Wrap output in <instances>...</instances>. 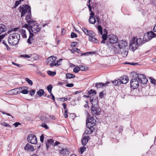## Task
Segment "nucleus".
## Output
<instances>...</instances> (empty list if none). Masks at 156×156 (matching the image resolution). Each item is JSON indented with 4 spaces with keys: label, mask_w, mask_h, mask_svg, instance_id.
<instances>
[{
    "label": "nucleus",
    "mask_w": 156,
    "mask_h": 156,
    "mask_svg": "<svg viewBox=\"0 0 156 156\" xmlns=\"http://www.w3.org/2000/svg\"><path fill=\"white\" fill-rule=\"evenodd\" d=\"M112 82L115 86H118L122 84L121 79H118L114 81H112Z\"/></svg>",
    "instance_id": "393cba45"
},
{
    "label": "nucleus",
    "mask_w": 156,
    "mask_h": 156,
    "mask_svg": "<svg viewBox=\"0 0 156 156\" xmlns=\"http://www.w3.org/2000/svg\"><path fill=\"white\" fill-rule=\"evenodd\" d=\"M25 80L27 82V83L30 86L33 85V83L31 80H30L27 77L25 78Z\"/></svg>",
    "instance_id": "72a5a7b5"
},
{
    "label": "nucleus",
    "mask_w": 156,
    "mask_h": 156,
    "mask_svg": "<svg viewBox=\"0 0 156 156\" xmlns=\"http://www.w3.org/2000/svg\"><path fill=\"white\" fill-rule=\"evenodd\" d=\"M110 83V82L109 81H108L105 83H103L101 82L98 83H97L95 84V86L97 89H98L99 88L103 86H107Z\"/></svg>",
    "instance_id": "a211bd4d"
},
{
    "label": "nucleus",
    "mask_w": 156,
    "mask_h": 156,
    "mask_svg": "<svg viewBox=\"0 0 156 156\" xmlns=\"http://www.w3.org/2000/svg\"><path fill=\"white\" fill-rule=\"evenodd\" d=\"M28 88L27 87H20V93L23 94H28V91L27 90Z\"/></svg>",
    "instance_id": "412c9836"
},
{
    "label": "nucleus",
    "mask_w": 156,
    "mask_h": 156,
    "mask_svg": "<svg viewBox=\"0 0 156 156\" xmlns=\"http://www.w3.org/2000/svg\"><path fill=\"white\" fill-rule=\"evenodd\" d=\"M68 116L67 110L66 109L64 112V117L65 118H67L68 117Z\"/></svg>",
    "instance_id": "052dcab7"
},
{
    "label": "nucleus",
    "mask_w": 156,
    "mask_h": 156,
    "mask_svg": "<svg viewBox=\"0 0 156 156\" xmlns=\"http://www.w3.org/2000/svg\"><path fill=\"white\" fill-rule=\"evenodd\" d=\"M82 30L86 35L89 36V37L95 36V33L91 30H89L87 28L83 27L82 28Z\"/></svg>",
    "instance_id": "f8f14e48"
},
{
    "label": "nucleus",
    "mask_w": 156,
    "mask_h": 156,
    "mask_svg": "<svg viewBox=\"0 0 156 156\" xmlns=\"http://www.w3.org/2000/svg\"><path fill=\"white\" fill-rule=\"evenodd\" d=\"M137 77L139 80V82L143 84H146L148 81L147 79L146 78L145 76L142 74H138Z\"/></svg>",
    "instance_id": "6e6552de"
},
{
    "label": "nucleus",
    "mask_w": 156,
    "mask_h": 156,
    "mask_svg": "<svg viewBox=\"0 0 156 156\" xmlns=\"http://www.w3.org/2000/svg\"><path fill=\"white\" fill-rule=\"evenodd\" d=\"M1 124L3 126H5V127H10V126L7 123L5 122H2L1 123Z\"/></svg>",
    "instance_id": "a18cd8bd"
},
{
    "label": "nucleus",
    "mask_w": 156,
    "mask_h": 156,
    "mask_svg": "<svg viewBox=\"0 0 156 156\" xmlns=\"http://www.w3.org/2000/svg\"><path fill=\"white\" fill-rule=\"evenodd\" d=\"M58 150L59 153H61L63 156H67L69 155V150L66 149L61 148L60 146H58Z\"/></svg>",
    "instance_id": "ddd939ff"
},
{
    "label": "nucleus",
    "mask_w": 156,
    "mask_h": 156,
    "mask_svg": "<svg viewBox=\"0 0 156 156\" xmlns=\"http://www.w3.org/2000/svg\"><path fill=\"white\" fill-rule=\"evenodd\" d=\"M19 11L21 12V17H22L26 14L25 20L27 23L28 26L30 27V30H31L32 33L36 34L39 32L41 28H39L38 26L37 25H34L32 26L35 21L31 18V8L30 6L27 4L20 6L19 7Z\"/></svg>",
    "instance_id": "f257e3e1"
},
{
    "label": "nucleus",
    "mask_w": 156,
    "mask_h": 156,
    "mask_svg": "<svg viewBox=\"0 0 156 156\" xmlns=\"http://www.w3.org/2000/svg\"><path fill=\"white\" fill-rule=\"evenodd\" d=\"M23 27L27 28V29L28 30L30 33V36L29 38L27 39V42L29 44H31L34 41V38H33L34 34L31 32V31L30 30V27L28 26V25L27 24H25Z\"/></svg>",
    "instance_id": "0eeeda50"
},
{
    "label": "nucleus",
    "mask_w": 156,
    "mask_h": 156,
    "mask_svg": "<svg viewBox=\"0 0 156 156\" xmlns=\"http://www.w3.org/2000/svg\"><path fill=\"white\" fill-rule=\"evenodd\" d=\"M139 82L136 78L132 79L130 82L131 87L133 89L137 88L139 85Z\"/></svg>",
    "instance_id": "9b49d317"
},
{
    "label": "nucleus",
    "mask_w": 156,
    "mask_h": 156,
    "mask_svg": "<svg viewBox=\"0 0 156 156\" xmlns=\"http://www.w3.org/2000/svg\"><path fill=\"white\" fill-rule=\"evenodd\" d=\"M66 79H70L75 77V76L73 74L67 73L66 75Z\"/></svg>",
    "instance_id": "c756f323"
},
{
    "label": "nucleus",
    "mask_w": 156,
    "mask_h": 156,
    "mask_svg": "<svg viewBox=\"0 0 156 156\" xmlns=\"http://www.w3.org/2000/svg\"><path fill=\"white\" fill-rule=\"evenodd\" d=\"M80 70L81 71H84L87 69V66H83L80 65L79 67Z\"/></svg>",
    "instance_id": "f704fd0d"
},
{
    "label": "nucleus",
    "mask_w": 156,
    "mask_h": 156,
    "mask_svg": "<svg viewBox=\"0 0 156 156\" xmlns=\"http://www.w3.org/2000/svg\"><path fill=\"white\" fill-rule=\"evenodd\" d=\"M59 99L62 100V101L64 102V101H67V98H60Z\"/></svg>",
    "instance_id": "69168bd1"
},
{
    "label": "nucleus",
    "mask_w": 156,
    "mask_h": 156,
    "mask_svg": "<svg viewBox=\"0 0 156 156\" xmlns=\"http://www.w3.org/2000/svg\"><path fill=\"white\" fill-rule=\"evenodd\" d=\"M74 84L73 83H69L66 84V86L68 87H73Z\"/></svg>",
    "instance_id": "bf43d9fd"
},
{
    "label": "nucleus",
    "mask_w": 156,
    "mask_h": 156,
    "mask_svg": "<svg viewBox=\"0 0 156 156\" xmlns=\"http://www.w3.org/2000/svg\"><path fill=\"white\" fill-rule=\"evenodd\" d=\"M80 70V69L79 67H76L74 68L73 70L74 72L77 73Z\"/></svg>",
    "instance_id": "a19ab883"
},
{
    "label": "nucleus",
    "mask_w": 156,
    "mask_h": 156,
    "mask_svg": "<svg viewBox=\"0 0 156 156\" xmlns=\"http://www.w3.org/2000/svg\"><path fill=\"white\" fill-rule=\"evenodd\" d=\"M96 122V119L93 117H89L88 119L86 120L87 123H90L93 125H95Z\"/></svg>",
    "instance_id": "dca6fc26"
},
{
    "label": "nucleus",
    "mask_w": 156,
    "mask_h": 156,
    "mask_svg": "<svg viewBox=\"0 0 156 156\" xmlns=\"http://www.w3.org/2000/svg\"><path fill=\"white\" fill-rule=\"evenodd\" d=\"M41 126L44 127L46 129H48L49 128V127L45 123H43L41 125Z\"/></svg>",
    "instance_id": "864d4df0"
},
{
    "label": "nucleus",
    "mask_w": 156,
    "mask_h": 156,
    "mask_svg": "<svg viewBox=\"0 0 156 156\" xmlns=\"http://www.w3.org/2000/svg\"><path fill=\"white\" fill-rule=\"evenodd\" d=\"M102 38L103 40H106L107 38H108L107 34H104L102 36Z\"/></svg>",
    "instance_id": "6e6d98bb"
},
{
    "label": "nucleus",
    "mask_w": 156,
    "mask_h": 156,
    "mask_svg": "<svg viewBox=\"0 0 156 156\" xmlns=\"http://www.w3.org/2000/svg\"><path fill=\"white\" fill-rule=\"evenodd\" d=\"M20 33L21 34L23 38H27V36L25 30L20 29Z\"/></svg>",
    "instance_id": "bb28decb"
},
{
    "label": "nucleus",
    "mask_w": 156,
    "mask_h": 156,
    "mask_svg": "<svg viewBox=\"0 0 156 156\" xmlns=\"http://www.w3.org/2000/svg\"><path fill=\"white\" fill-rule=\"evenodd\" d=\"M24 149L27 151H34V148L33 146L27 144L24 147Z\"/></svg>",
    "instance_id": "4be33fe9"
},
{
    "label": "nucleus",
    "mask_w": 156,
    "mask_h": 156,
    "mask_svg": "<svg viewBox=\"0 0 156 156\" xmlns=\"http://www.w3.org/2000/svg\"><path fill=\"white\" fill-rule=\"evenodd\" d=\"M149 79L151 83L154 84H156V80L151 77H149Z\"/></svg>",
    "instance_id": "e433bc0d"
},
{
    "label": "nucleus",
    "mask_w": 156,
    "mask_h": 156,
    "mask_svg": "<svg viewBox=\"0 0 156 156\" xmlns=\"http://www.w3.org/2000/svg\"><path fill=\"white\" fill-rule=\"evenodd\" d=\"M89 125H88L87 128H86V130H85V133L84 134H85V135H86V134H87L88 135V134H90L92 133L90 131V129L89 128Z\"/></svg>",
    "instance_id": "7c9ffc66"
},
{
    "label": "nucleus",
    "mask_w": 156,
    "mask_h": 156,
    "mask_svg": "<svg viewBox=\"0 0 156 156\" xmlns=\"http://www.w3.org/2000/svg\"><path fill=\"white\" fill-rule=\"evenodd\" d=\"M109 42L111 43L115 44L118 41V39L114 35H109L108 37Z\"/></svg>",
    "instance_id": "4468645a"
},
{
    "label": "nucleus",
    "mask_w": 156,
    "mask_h": 156,
    "mask_svg": "<svg viewBox=\"0 0 156 156\" xmlns=\"http://www.w3.org/2000/svg\"><path fill=\"white\" fill-rule=\"evenodd\" d=\"M118 44L115 45L113 49L115 53H118L120 51L121 49H123L124 48L127 46V43L125 40H120L118 42Z\"/></svg>",
    "instance_id": "7ed1b4c3"
},
{
    "label": "nucleus",
    "mask_w": 156,
    "mask_h": 156,
    "mask_svg": "<svg viewBox=\"0 0 156 156\" xmlns=\"http://www.w3.org/2000/svg\"><path fill=\"white\" fill-rule=\"evenodd\" d=\"M66 31V30L65 29H64V28L62 29V31H61L62 34V35L64 34L65 33Z\"/></svg>",
    "instance_id": "338daca9"
},
{
    "label": "nucleus",
    "mask_w": 156,
    "mask_h": 156,
    "mask_svg": "<svg viewBox=\"0 0 156 156\" xmlns=\"http://www.w3.org/2000/svg\"><path fill=\"white\" fill-rule=\"evenodd\" d=\"M21 3V1L20 0L19 1H16L15 2V4L14 6V8H16L17 6H18V5L20 4Z\"/></svg>",
    "instance_id": "c03bdc74"
},
{
    "label": "nucleus",
    "mask_w": 156,
    "mask_h": 156,
    "mask_svg": "<svg viewBox=\"0 0 156 156\" xmlns=\"http://www.w3.org/2000/svg\"><path fill=\"white\" fill-rule=\"evenodd\" d=\"M9 93L11 95L17 94L20 93V87L15 88L9 91Z\"/></svg>",
    "instance_id": "f3484780"
},
{
    "label": "nucleus",
    "mask_w": 156,
    "mask_h": 156,
    "mask_svg": "<svg viewBox=\"0 0 156 156\" xmlns=\"http://www.w3.org/2000/svg\"><path fill=\"white\" fill-rule=\"evenodd\" d=\"M82 138L81 140V143L83 146H85L86 145L88 142L89 136H86L85 134H83L82 136Z\"/></svg>",
    "instance_id": "2eb2a0df"
},
{
    "label": "nucleus",
    "mask_w": 156,
    "mask_h": 156,
    "mask_svg": "<svg viewBox=\"0 0 156 156\" xmlns=\"http://www.w3.org/2000/svg\"><path fill=\"white\" fill-rule=\"evenodd\" d=\"M37 94L39 97H41L44 94V92L43 90L39 89L37 92Z\"/></svg>",
    "instance_id": "c85d7f7f"
},
{
    "label": "nucleus",
    "mask_w": 156,
    "mask_h": 156,
    "mask_svg": "<svg viewBox=\"0 0 156 156\" xmlns=\"http://www.w3.org/2000/svg\"><path fill=\"white\" fill-rule=\"evenodd\" d=\"M47 72L49 75L51 76H54L56 74V73L55 72H52L50 70L48 71Z\"/></svg>",
    "instance_id": "473e14b6"
},
{
    "label": "nucleus",
    "mask_w": 156,
    "mask_h": 156,
    "mask_svg": "<svg viewBox=\"0 0 156 156\" xmlns=\"http://www.w3.org/2000/svg\"><path fill=\"white\" fill-rule=\"evenodd\" d=\"M71 37L72 38H73L74 37H77V36L75 33L72 32L71 33Z\"/></svg>",
    "instance_id": "37998d69"
},
{
    "label": "nucleus",
    "mask_w": 156,
    "mask_h": 156,
    "mask_svg": "<svg viewBox=\"0 0 156 156\" xmlns=\"http://www.w3.org/2000/svg\"><path fill=\"white\" fill-rule=\"evenodd\" d=\"M48 115L46 114L42 115L40 118L41 120L44 122H48L49 121V119L48 118Z\"/></svg>",
    "instance_id": "6ab92c4d"
},
{
    "label": "nucleus",
    "mask_w": 156,
    "mask_h": 156,
    "mask_svg": "<svg viewBox=\"0 0 156 156\" xmlns=\"http://www.w3.org/2000/svg\"><path fill=\"white\" fill-rule=\"evenodd\" d=\"M18 29V28H13L11 29V30L9 31H8V33H10V31H16Z\"/></svg>",
    "instance_id": "0e129e2a"
},
{
    "label": "nucleus",
    "mask_w": 156,
    "mask_h": 156,
    "mask_svg": "<svg viewBox=\"0 0 156 156\" xmlns=\"http://www.w3.org/2000/svg\"><path fill=\"white\" fill-rule=\"evenodd\" d=\"M139 46L136 43L135 40V37H133L130 41L129 45V49L132 51L137 49Z\"/></svg>",
    "instance_id": "39448f33"
},
{
    "label": "nucleus",
    "mask_w": 156,
    "mask_h": 156,
    "mask_svg": "<svg viewBox=\"0 0 156 156\" xmlns=\"http://www.w3.org/2000/svg\"><path fill=\"white\" fill-rule=\"evenodd\" d=\"M128 51H123L121 53V55L123 58L126 57L128 54Z\"/></svg>",
    "instance_id": "2f4dec72"
},
{
    "label": "nucleus",
    "mask_w": 156,
    "mask_h": 156,
    "mask_svg": "<svg viewBox=\"0 0 156 156\" xmlns=\"http://www.w3.org/2000/svg\"><path fill=\"white\" fill-rule=\"evenodd\" d=\"M40 140L41 141V142L43 143L44 142V136L43 134L42 135L40 136Z\"/></svg>",
    "instance_id": "4d7b16f0"
},
{
    "label": "nucleus",
    "mask_w": 156,
    "mask_h": 156,
    "mask_svg": "<svg viewBox=\"0 0 156 156\" xmlns=\"http://www.w3.org/2000/svg\"><path fill=\"white\" fill-rule=\"evenodd\" d=\"M20 37V35L18 33H11L8 37V43L13 45H16L18 44Z\"/></svg>",
    "instance_id": "f03ea898"
},
{
    "label": "nucleus",
    "mask_w": 156,
    "mask_h": 156,
    "mask_svg": "<svg viewBox=\"0 0 156 156\" xmlns=\"http://www.w3.org/2000/svg\"><path fill=\"white\" fill-rule=\"evenodd\" d=\"M121 78L122 79L121 80V81L122 82V84H126L127 83L129 80L128 77L127 76H123Z\"/></svg>",
    "instance_id": "b1692460"
},
{
    "label": "nucleus",
    "mask_w": 156,
    "mask_h": 156,
    "mask_svg": "<svg viewBox=\"0 0 156 156\" xmlns=\"http://www.w3.org/2000/svg\"><path fill=\"white\" fill-rule=\"evenodd\" d=\"M60 143L58 141H56L54 144L53 143V146L54 147V148H55V147H57L58 145V146H59V144Z\"/></svg>",
    "instance_id": "09e8293b"
},
{
    "label": "nucleus",
    "mask_w": 156,
    "mask_h": 156,
    "mask_svg": "<svg viewBox=\"0 0 156 156\" xmlns=\"http://www.w3.org/2000/svg\"><path fill=\"white\" fill-rule=\"evenodd\" d=\"M52 87L51 85H49L47 87V89L49 93L51 92L52 89Z\"/></svg>",
    "instance_id": "ea45409f"
},
{
    "label": "nucleus",
    "mask_w": 156,
    "mask_h": 156,
    "mask_svg": "<svg viewBox=\"0 0 156 156\" xmlns=\"http://www.w3.org/2000/svg\"><path fill=\"white\" fill-rule=\"evenodd\" d=\"M94 36H90L89 37V40L90 41L94 43H98V40L94 37Z\"/></svg>",
    "instance_id": "a878e982"
},
{
    "label": "nucleus",
    "mask_w": 156,
    "mask_h": 156,
    "mask_svg": "<svg viewBox=\"0 0 156 156\" xmlns=\"http://www.w3.org/2000/svg\"><path fill=\"white\" fill-rule=\"evenodd\" d=\"M90 108L91 112L94 116L99 115L101 114V109L97 105H93Z\"/></svg>",
    "instance_id": "20e7f679"
},
{
    "label": "nucleus",
    "mask_w": 156,
    "mask_h": 156,
    "mask_svg": "<svg viewBox=\"0 0 156 156\" xmlns=\"http://www.w3.org/2000/svg\"><path fill=\"white\" fill-rule=\"evenodd\" d=\"M28 142L33 144H35L37 143V141L36 136L33 134H30L27 137Z\"/></svg>",
    "instance_id": "9d476101"
},
{
    "label": "nucleus",
    "mask_w": 156,
    "mask_h": 156,
    "mask_svg": "<svg viewBox=\"0 0 156 156\" xmlns=\"http://www.w3.org/2000/svg\"><path fill=\"white\" fill-rule=\"evenodd\" d=\"M47 142L50 145H53L54 143V140L52 139H48L47 140Z\"/></svg>",
    "instance_id": "79ce46f5"
},
{
    "label": "nucleus",
    "mask_w": 156,
    "mask_h": 156,
    "mask_svg": "<svg viewBox=\"0 0 156 156\" xmlns=\"http://www.w3.org/2000/svg\"><path fill=\"white\" fill-rule=\"evenodd\" d=\"M62 58H61L59 59V61H57L56 62H55V66H58L59 65H61V63L60 62V61H62Z\"/></svg>",
    "instance_id": "4c0bfd02"
},
{
    "label": "nucleus",
    "mask_w": 156,
    "mask_h": 156,
    "mask_svg": "<svg viewBox=\"0 0 156 156\" xmlns=\"http://www.w3.org/2000/svg\"><path fill=\"white\" fill-rule=\"evenodd\" d=\"M7 30L6 26L2 24H0V34L6 31Z\"/></svg>",
    "instance_id": "5701e85b"
},
{
    "label": "nucleus",
    "mask_w": 156,
    "mask_h": 156,
    "mask_svg": "<svg viewBox=\"0 0 156 156\" xmlns=\"http://www.w3.org/2000/svg\"><path fill=\"white\" fill-rule=\"evenodd\" d=\"M31 55H21L20 56V57H23L24 58H30L31 57Z\"/></svg>",
    "instance_id": "8fccbe9b"
},
{
    "label": "nucleus",
    "mask_w": 156,
    "mask_h": 156,
    "mask_svg": "<svg viewBox=\"0 0 156 156\" xmlns=\"http://www.w3.org/2000/svg\"><path fill=\"white\" fill-rule=\"evenodd\" d=\"M3 43L6 46L7 49V50L9 51L10 49V48L9 47L7 44L5 43V41H3Z\"/></svg>",
    "instance_id": "3c124183"
},
{
    "label": "nucleus",
    "mask_w": 156,
    "mask_h": 156,
    "mask_svg": "<svg viewBox=\"0 0 156 156\" xmlns=\"http://www.w3.org/2000/svg\"><path fill=\"white\" fill-rule=\"evenodd\" d=\"M35 92V90H32L30 91V96H32L34 94Z\"/></svg>",
    "instance_id": "de8ad7c7"
},
{
    "label": "nucleus",
    "mask_w": 156,
    "mask_h": 156,
    "mask_svg": "<svg viewBox=\"0 0 156 156\" xmlns=\"http://www.w3.org/2000/svg\"><path fill=\"white\" fill-rule=\"evenodd\" d=\"M19 125H20V123L19 122H16L14 124V125L15 126V127H17Z\"/></svg>",
    "instance_id": "774afa93"
},
{
    "label": "nucleus",
    "mask_w": 156,
    "mask_h": 156,
    "mask_svg": "<svg viewBox=\"0 0 156 156\" xmlns=\"http://www.w3.org/2000/svg\"><path fill=\"white\" fill-rule=\"evenodd\" d=\"M57 58V57L54 56H51L47 59V64L50 65L51 67L54 66V65Z\"/></svg>",
    "instance_id": "1a4fd4ad"
},
{
    "label": "nucleus",
    "mask_w": 156,
    "mask_h": 156,
    "mask_svg": "<svg viewBox=\"0 0 156 156\" xmlns=\"http://www.w3.org/2000/svg\"><path fill=\"white\" fill-rule=\"evenodd\" d=\"M98 30L100 34L101 35H102L103 32H102V29L101 27L100 26H98Z\"/></svg>",
    "instance_id": "58836bf2"
},
{
    "label": "nucleus",
    "mask_w": 156,
    "mask_h": 156,
    "mask_svg": "<svg viewBox=\"0 0 156 156\" xmlns=\"http://www.w3.org/2000/svg\"><path fill=\"white\" fill-rule=\"evenodd\" d=\"M89 21L90 23L94 24L96 22V20L94 17L92 16H90Z\"/></svg>",
    "instance_id": "cd10ccee"
},
{
    "label": "nucleus",
    "mask_w": 156,
    "mask_h": 156,
    "mask_svg": "<svg viewBox=\"0 0 156 156\" xmlns=\"http://www.w3.org/2000/svg\"><path fill=\"white\" fill-rule=\"evenodd\" d=\"M156 37V34L154 33L152 31L147 32L144 34V39L145 41H148L153 38Z\"/></svg>",
    "instance_id": "423d86ee"
},
{
    "label": "nucleus",
    "mask_w": 156,
    "mask_h": 156,
    "mask_svg": "<svg viewBox=\"0 0 156 156\" xmlns=\"http://www.w3.org/2000/svg\"><path fill=\"white\" fill-rule=\"evenodd\" d=\"M73 50L74 51L76 52H77L78 53H79L80 51V50L78 48H74L73 49Z\"/></svg>",
    "instance_id": "13d9d810"
},
{
    "label": "nucleus",
    "mask_w": 156,
    "mask_h": 156,
    "mask_svg": "<svg viewBox=\"0 0 156 156\" xmlns=\"http://www.w3.org/2000/svg\"><path fill=\"white\" fill-rule=\"evenodd\" d=\"M135 41L136 42V43L138 45V46L141 45L142 44L144 43L145 42V41L144 40V39H142L141 38H136V37H135Z\"/></svg>",
    "instance_id": "aec40b11"
},
{
    "label": "nucleus",
    "mask_w": 156,
    "mask_h": 156,
    "mask_svg": "<svg viewBox=\"0 0 156 156\" xmlns=\"http://www.w3.org/2000/svg\"><path fill=\"white\" fill-rule=\"evenodd\" d=\"M1 112L3 114H6V115H8V116H11L13 118V117L9 113H6L4 112H3V111H2Z\"/></svg>",
    "instance_id": "680f3d73"
},
{
    "label": "nucleus",
    "mask_w": 156,
    "mask_h": 156,
    "mask_svg": "<svg viewBox=\"0 0 156 156\" xmlns=\"http://www.w3.org/2000/svg\"><path fill=\"white\" fill-rule=\"evenodd\" d=\"M97 94L95 90H93L92 89H90L87 92L88 95H90L92 94Z\"/></svg>",
    "instance_id": "c9c22d12"
},
{
    "label": "nucleus",
    "mask_w": 156,
    "mask_h": 156,
    "mask_svg": "<svg viewBox=\"0 0 156 156\" xmlns=\"http://www.w3.org/2000/svg\"><path fill=\"white\" fill-rule=\"evenodd\" d=\"M96 5L97 3H93L92 5V6H91L90 7H89L88 8L89 9H92V7L93 8H94L96 7Z\"/></svg>",
    "instance_id": "5fc2aeb1"
},
{
    "label": "nucleus",
    "mask_w": 156,
    "mask_h": 156,
    "mask_svg": "<svg viewBox=\"0 0 156 156\" xmlns=\"http://www.w3.org/2000/svg\"><path fill=\"white\" fill-rule=\"evenodd\" d=\"M77 44V43L76 42H72L71 44V45L72 46L75 47L76 46Z\"/></svg>",
    "instance_id": "e2e57ef3"
},
{
    "label": "nucleus",
    "mask_w": 156,
    "mask_h": 156,
    "mask_svg": "<svg viewBox=\"0 0 156 156\" xmlns=\"http://www.w3.org/2000/svg\"><path fill=\"white\" fill-rule=\"evenodd\" d=\"M81 154H82L86 150V148L85 147H83L80 148Z\"/></svg>",
    "instance_id": "49530a36"
},
{
    "label": "nucleus",
    "mask_w": 156,
    "mask_h": 156,
    "mask_svg": "<svg viewBox=\"0 0 156 156\" xmlns=\"http://www.w3.org/2000/svg\"><path fill=\"white\" fill-rule=\"evenodd\" d=\"M94 126V125H92L90 126V127H89V128L92 133L93 132L94 130V128L93 127Z\"/></svg>",
    "instance_id": "603ef678"
}]
</instances>
